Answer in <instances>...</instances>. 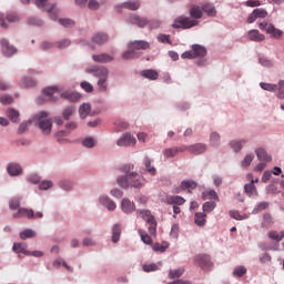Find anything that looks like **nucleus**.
Masks as SVG:
<instances>
[{
	"instance_id": "obj_1",
	"label": "nucleus",
	"mask_w": 284,
	"mask_h": 284,
	"mask_svg": "<svg viewBox=\"0 0 284 284\" xmlns=\"http://www.w3.org/2000/svg\"><path fill=\"white\" fill-rule=\"evenodd\" d=\"M85 74H91L97 81L98 92H105L108 90V81L110 79V69L105 65L93 64L84 70Z\"/></svg>"
},
{
	"instance_id": "obj_2",
	"label": "nucleus",
	"mask_w": 284,
	"mask_h": 284,
	"mask_svg": "<svg viewBox=\"0 0 284 284\" xmlns=\"http://www.w3.org/2000/svg\"><path fill=\"white\" fill-rule=\"evenodd\" d=\"M48 116V111H39L32 115V121L39 126L44 136H49L52 133V119Z\"/></svg>"
},
{
	"instance_id": "obj_3",
	"label": "nucleus",
	"mask_w": 284,
	"mask_h": 284,
	"mask_svg": "<svg viewBox=\"0 0 284 284\" xmlns=\"http://www.w3.org/2000/svg\"><path fill=\"white\" fill-rule=\"evenodd\" d=\"M136 214L145 221L148 231L151 236H156V220L153 217L150 210H138Z\"/></svg>"
},
{
	"instance_id": "obj_4",
	"label": "nucleus",
	"mask_w": 284,
	"mask_h": 284,
	"mask_svg": "<svg viewBox=\"0 0 284 284\" xmlns=\"http://www.w3.org/2000/svg\"><path fill=\"white\" fill-rule=\"evenodd\" d=\"M194 263L197 264L199 267L204 272H212V270L214 268V262H212V256L205 253L197 254L194 257Z\"/></svg>"
},
{
	"instance_id": "obj_5",
	"label": "nucleus",
	"mask_w": 284,
	"mask_h": 284,
	"mask_svg": "<svg viewBox=\"0 0 284 284\" xmlns=\"http://www.w3.org/2000/svg\"><path fill=\"white\" fill-rule=\"evenodd\" d=\"M199 26V20H192L187 17H178L174 19V23L171 26L174 30H179L182 28L183 30H190V28H194Z\"/></svg>"
},
{
	"instance_id": "obj_6",
	"label": "nucleus",
	"mask_w": 284,
	"mask_h": 284,
	"mask_svg": "<svg viewBox=\"0 0 284 284\" xmlns=\"http://www.w3.org/2000/svg\"><path fill=\"white\" fill-rule=\"evenodd\" d=\"M122 170L125 173V175L118 176L116 184L122 190H129V187H130V171L134 170V166L129 164V165L123 166Z\"/></svg>"
},
{
	"instance_id": "obj_7",
	"label": "nucleus",
	"mask_w": 284,
	"mask_h": 284,
	"mask_svg": "<svg viewBox=\"0 0 284 284\" xmlns=\"http://www.w3.org/2000/svg\"><path fill=\"white\" fill-rule=\"evenodd\" d=\"M258 26L260 30H263L264 32H266V34H270L274 39H281V37H283V31L274 27L273 23L261 22Z\"/></svg>"
},
{
	"instance_id": "obj_8",
	"label": "nucleus",
	"mask_w": 284,
	"mask_h": 284,
	"mask_svg": "<svg viewBox=\"0 0 284 284\" xmlns=\"http://www.w3.org/2000/svg\"><path fill=\"white\" fill-rule=\"evenodd\" d=\"M118 148H130V145H136V138L130 132L123 133L116 141Z\"/></svg>"
},
{
	"instance_id": "obj_9",
	"label": "nucleus",
	"mask_w": 284,
	"mask_h": 284,
	"mask_svg": "<svg viewBox=\"0 0 284 284\" xmlns=\"http://www.w3.org/2000/svg\"><path fill=\"white\" fill-rule=\"evenodd\" d=\"M186 150L190 154H193L194 156H201V154H205L207 152V144L197 142L187 145Z\"/></svg>"
},
{
	"instance_id": "obj_10",
	"label": "nucleus",
	"mask_w": 284,
	"mask_h": 284,
	"mask_svg": "<svg viewBox=\"0 0 284 284\" xmlns=\"http://www.w3.org/2000/svg\"><path fill=\"white\" fill-rule=\"evenodd\" d=\"M6 170L11 178L22 176L23 174V166L18 162H9Z\"/></svg>"
},
{
	"instance_id": "obj_11",
	"label": "nucleus",
	"mask_w": 284,
	"mask_h": 284,
	"mask_svg": "<svg viewBox=\"0 0 284 284\" xmlns=\"http://www.w3.org/2000/svg\"><path fill=\"white\" fill-rule=\"evenodd\" d=\"M98 201L102 205V207H105V210H108V212H114V210H116V202L108 196V194L100 195Z\"/></svg>"
},
{
	"instance_id": "obj_12",
	"label": "nucleus",
	"mask_w": 284,
	"mask_h": 284,
	"mask_svg": "<svg viewBox=\"0 0 284 284\" xmlns=\"http://www.w3.org/2000/svg\"><path fill=\"white\" fill-rule=\"evenodd\" d=\"M120 207H121V212H123V214H132L134 212H136V204L134 203V201H131L128 197H123L121 203H120Z\"/></svg>"
},
{
	"instance_id": "obj_13",
	"label": "nucleus",
	"mask_w": 284,
	"mask_h": 284,
	"mask_svg": "<svg viewBox=\"0 0 284 284\" xmlns=\"http://www.w3.org/2000/svg\"><path fill=\"white\" fill-rule=\"evenodd\" d=\"M126 23H131L138 28H145V26L149 23V20L148 18H142L139 14H131L126 18Z\"/></svg>"
},
{
	"instance_id": "obj_14",
	"label": "nucleus",
	"mask_w": 284,
	"mask_h": 284,
	"mask_svg": "<svg viewBox=\"0 0 284 284\" xmlns=\"http://www.w3.org/2000/svg\"><path fill=\"white\" fill-rule=\"evenodd\" d=\"M0 45L2 48V53L4 57H12L13 54H17V49L14 45L10 44V41L8 39H1Z\"/></svg>"
},
{
	"instance_id": "obj_15",
	"label": "nucleus",
	"mask_w": 284,
	"mask_h": 284,
	"mask_svg": "<svg viewBox=\"0 0 284 284\" xmlns=\"http://www.w3.org/2000/svg\"><path fill=\"white\" fill-rule=\"evenodd\" d=\"M247 144V139H234L229 142V146L234 152V154H239L243 151V145Z\"/></svg>"
},
{
	"instance_id": "obj_16",
	"label": "nucleus",
	"mask_w": 284,
	"mask_h": 284,
	"mask_svg": "<svg viewBox=\"0 0 284 284\" xmlns=\"http://www.w3.org/2000/svg\"><path fill=\"white\" fill-rule=\"evenodd\" d=\"M118 12H121V8H124L125 10H132L133 12L139 10L141 8V1L139 0H129L126 2H123L122 4L115 7Z\"/></svg>"
},
{
	"instance_id": "obj_17",
	"label": "nucleus",
	"mask_w": 284,
	"mask_h": 284,
	"mask_svg": "<svg viewBox=\"0 0 284 284\" xmlns=\"http://www.w3.org/2000/svg\"><path fill=\"white\" fill-rule=\"evenodd\" d=\"M129 179H130V187H134L135 190H141V187L145 185V183L141 181V178H139L138 172H130Z\"/></svg>"
},
{
	"instance_id": "obj_18",
	"label": "nucleus",
	"mask_w": 284,
	"mask_h": 284,
	"mask_svg": "<svg viewBox=\"0 0 284 284\" xmlns=\"http://www.w3.org/2000/svg\"><path fill=\"white\" fill-rule=\"evenodd\" d=\"M92 61H94V63L101 64L112 63V61H114V57L108 53H99L92 55Z\"/></svg>"
},
{
	"instance_id": "obj_19",
	"label": "nucleus",
	"mask_w": 284,
	"mask_h": 284,
	"mask_svg": "<svg viewBox=\"0 0 284 284\" xmlns=\"http://www.w3.org/2000/svg\"><path fill=\"white\" fill-rule=\"evenodd\" d=\"M129 50H148L150 49V42L145 40H135L128 44Z\"/></svg>"
},
{
	"instance_id": "obj_20",
	"label": "nucleus",
	"mask_w": 284,
	"mask_h": 284,
	"mask_svg": "<svg viewBox=\"0 0 284 284\" xmlns=\"http://www.w3.org/2000/svg\"><path fill=\"white\" fill-rule=\"evenodd\" d=\"M27 216V219H32L34 216V211L32 209L19 207L17 213H13V219H21Z\"/></svg>"
},
{
	"instance_id": "obj_21",
	"label": "nucleus",
	"mask_w": 284,
	"mask_h": 284,
	"mask_svg": "<svg viewBox=\"0 0 284 284\" xmlns=\"http://www.w3.org/2000/svg\"><path fill=\"white\" fill-rule=\"evenodd\" d=\"M209 145L211 148H221V134L216 131H212L209 138Z\"/></svg>"
},
{
	"instance_id": "obj_22",
	"label": "nucleus",
	"mask_w": 284,
	"mask_h": 284,
	"mask_svg": "<svg viewBox=\"0 0 284 284\" xmlns=\"http://www.w3.org/2000/svg\"><path fill=\"white\" fill-rule=\"evenodd\" d=\"M62 99H67V101H70L71 103H77V101H81V93L79 92H70V91H63L61 93Z\"/></svg>"
},
{
	"instance_id": "obj_23",
	"label": "nucleus",
	"mask_w": 284,
	"mask_h": 284,
	"mask_svg": "<svg viewBox=\"0 0 284 284\" xmlns=\"http://www.w3.org/2000/svg\"><path fill=\"white\" fill-rule=\"evenodd\" d=\"M255 155L260 161L270 163L272 161V155L267 154V151L264 148L255 149Z\"/></svg>"
},
{
	"instance_id": "obj_24",
	"label": "nucleus",
	"mask_w": 284,
	"mask_h": 284,
	"mask_svg": "<svg viewBox=\"0 0 284 284\" xmlns=\"http://www.w3.org/2000/svg\"><path fill=\"white\" fill-rule=\"evenodd\" d=\"M78 112H79L80 119H88V116L90 115V112H92V105L88 102H84L79 106Z\"/></svg>"
},
{
	"instance_id": "obj_25",
	"label": "nucleus",
	"mask_w": 284,
	"mask_h": 284,
	"mask_svg": "<svg viewBox=\"0 0 284 284\" xmlns=\"http://www.w3.org/2000/svg\"><path fill=\"white\" fill-rule=\"evenodd\" d=\"M193 55L195 59L206 57L207 49L201 44H192Z\"/></svg>"
},
{
	"instance_id": "obj_26",
	"label": "nucleus",
	"mask_w": 284,
	"mask_h": 284,
	"mask_svg": "<svg viewBox=\"0 0 284 284\" xmlns=\"http://www.w3.org/2000/svg\"><path fill=\"white\" fill-rule=\"evenodd\" d=\"M141 77L148 79L149 81H156L159 79V72L154 69H145L140 72Z\"/></svg>"
},
{
	"instance_id": "obj_27",
	"label": "nucleus",
	"mask_w": 284,
	"mask_h": 284,
	"mask_svg": "<svg viewBox=\"0 0 284 284\" xmlns=\"http://www.w3.org/2000/svg\"><path fill=\"white\" fill-rule=\"evenodd\" d=\"M110 40V37L108 36V33H95L92 37V42L97 43V45H104V43H108V41Z\"/></svg>"
},
{
	"instance_id": "obj_28",
	"label": "nucleus",
	"mask_w": 284,
	"mask_h": 284,
	"mask_svg": "<svg viewBox=\"0 0 284 284\" xmlns=\"http://www.w3.org/2000/svg\"><path fill=\"white\" fill-rule=\"evenodd\" d=\"M196 187V182L193 180H184L181 182L180 187L175 189V194L181 193V190H194Z\"/></svg>"
},
{
	"instance_id": "obj_29",
	"label": "nucleus",
	"mask_w": 284,
	"mask_h": 284,
	"mask_svg": "<svg viewBox=\"0 0 284 284\" xmlns=\"http://www.w3.org/2000/svg\"><path fill=\"white\" fill-rule=\"evenodd\" d=\"M202 200L203 201H221L219 197V193L214 190H207L202 192Z\"/></svg>"
},
{
	"instance_id": "obj_30",
	"label": "nucleus",
	"mask_w": 284,
	"mask_h": 284,
	"mask_svg": "<svg viewBox=\"0 0 284 284\" xmlns=\"http://www.w3.org/2000/svg\"><path fill=\"white\" fill-rule=\"evenodd\" d=\"M250 41H255L260 43V41H265V34L261 33L258 30L253 29L248 31Z\"/></svg>"
},
{
	"instance_id": "obj_31",
	"label": "nucleus",
	"mask_w": 284,
	"mask_h": 284,
	"mask_svg": "<svg viewBox=\"0 0 284 284\" xmlns=\"http://www.w3.org/2000/svg\"><path fill=\"white\" fill-rule=\"evenodd\" d=\"M189 12L193 21H196V19L203 18V7L193 6Z\"/></svg>"
},
{
	"instance_id": "obj_32",
	"label": "nucleus",
	"mask_w": 284,
	"mask_h": 284,
	"mask_svg": "<svg viewBox=\"0 0 284 284\" xmlns=\"http://www.w3.org/2000/svg\"><path fill=\"white\" fill-rule=\"evenodd\" d=\"M202 12H205V14H207V17H216L217 11H216V7H214V4L206 2L204 4H202Z\"/></svg>"
},
{
	"instance_id": "obj_33",
	"label": "nucleus",
	"mask_w": 284,
	"mask_h": 284,
	"mask_svg": "<svg viewBox=\"0 0 284 284\" xmlns=\"http://www.w3.org/2000/svg\"><path fill=\"white\" fill-rule=\"evenodd\" d=\"M111 241H112V243H119V241H121V224L115 223L112 226Z\"/></svg>"
},
{
	"instance_id": "obj_34",
	"label": "nucleus",
	"mask_w": 284,
	"mask_h": 284,
	"mask_svg": "<svg viewBox=\"0 0 284 284\" xmlns=\"http://www.w3.org/2000/svg\"><path fill=\"white\" fill-rule=\"evenodd\" d=\"M58 185L60 190H63V192H72L74 187V184L72 183V181L67 179L60 180L58 182Z\"/></svg>"
},
{
	"instance_id": "obj_35",
	"label": "nucleus",
	"mask_w": 284,
	"mask_h": 284,
	"mask_svg": "<svg viewBox=\"0 0 284 284\" xmlns=\"http://www.w3.org/2000/svg\"><path fill=\"white\" fill-rule=\"evenodd\" d=\"M34 123V120L31 119L22 121L18 126V134H26L28 132L29 128Z\"/></svg>"
},
{
	"instance_id": "obj_36",
	"label": "nucleus",
	"mask_w": 284,
	"mask_h": 284,
	"mask_svg": "<svg viewBox=\"0 0 284 284\" xmlns=\"http://www.w3.org/2000/svg\"><path fill=\"white\" fill-rule=\"evenodd\" d=\"M37 81L28 75L21 78L20 88H36Z\"/></svg>"
},
{
	"instance_id": "obj_37",
	"label": "nucleus",
	"mask_w": 284,
	"mask_h": 284,
	"mask_svg": "<svg viewBox=\"0 0 284 284\" xmlns=\"http://www.w3.org/2000/svg\"><path fill=\"white\" fill-rule=\"evenodd\" d=\"M144 166H145V171L149 172V174H151V176H156V168H154V165H152V159L145 156L143 160Z\"/></svg>"
},
{
	"instance_id": "obj_38",
	"label": "nucleus",
	"mask_w": 284,
	"mask_h": 284,
	"mask_svg": "<svg viewBox=\"0 0 284 284\" xmlns=\"http://www.w3.org/2000/svg\"><path fill=\"white\" fill-rule=\"evenodd\" d=\"M7 116H9L12 123H19V116H21V113L19 110L10 108L7 110Z\"/></svg>"
},
{
	"instance_id": "obj_39",
	"label": "nucleus",
	"mask_w": 284,
	"mask_h": 284,
	"mask_svg": "<svg viewBox=\"0 0 284 284\" xmlns=\"http://www.w3.org/2000/svg\"><path fill=\"white\" fill-rule=\"evenodd\" d=\"M206 216L207 214L203 212L195 213V225H197V227H203L205 223H207V220H205Z\"/></svg>"
},
{
	"instance_id": "obj_40",
	"label": "nucleus",
	"mask_w": 284,
	"mask_h": 284,
	"mask_svg": "<svg viewBox=\"0 0 284 284\" xmlns=\"http://www.w3.org/2000/svg\"><path fill=\"white\" fill-rule=\"evenodd\" d=\"M12 250L17 254H24L26 256L30 255V251L26 250V243H21V242L14 243Z\"/></svg>"
},
{
	"instance_id": "obj_41",
	"label": "nucleus",
	"mask_w": 284,
	"mask_h": 284,
	"mask_svg": "<svg viewBox=\"0 0 284 284\" xmlns=\"http://www.w3.org/2000/svg\"><path fill=\"white\" fill-rule=\"evenodd\" d=\"M61 90L62 89H60L57 85H51V87H47V88L42 89V94H44V97H49L50 99H52L54 93L61 92Z\"/></svg>"
},
{
	"instance_id": "obj_42",
	"label": "nucleus",
	"mask_w": 284,
	"mask_h": 284,
	"mask_svg": "<svg viewBox=\"0 0 284 284\" xmlns=\"http://www.w3.org/2000/svg\"><path fill=\"white\" fill-rule=\"evenodd\" d=\"M52 187H54V182L51 180H42L38 185V189L41 190V192H48V190H52Z\"/></svg>"
},
{
	"instance_id": "obj_43",
	"label": "nucleus",
	"mask_w": 284,
	"mask_h": 284,
	"mask_svg": "<svg viewBox=\"0 0 284 284\" xmlns=\"http://www.w3.org/2000/svg\"><path fill=\"white\" fill-rule=\"evenodd\" d=\"M244 192L247 196H256L258 193L256 192V185H254V180L251 183L244 185Z\"/></svg>"
},
{
	"instance_id": "obj_44",
	"label": "nucleus",
	"mask_w": 284,
	"mask_h": 284,
	"mask_svg": "<svg viewBox=\"0 0 284 284\" xmlns=\"http://www.w3.org/2000/svg\"><path fill=\"white\" fill-rule=\"evenodd\" d=\"M34 236H37V231L32 229H26L20 232V239L22 241H27V239H34Z\"/></svg>"
},
{
	"instance_id": "obj_45",
	"label": "nucleus",
	"mask_w": 284,
	"mask_h": 284,
	"mask_svg": "<svg viewBox=\"0 0 284 284\" xmlns=\"http://www.w3.org/2000/svg\"><path fill=\"white\" fill-rule=\"evenodd\" d=\"M272 225H274V219L272 217V214L265 213L263 215L262 227L270 230V227H272Z\"/></svg>"
},
{
	"instance_id": "obj_46",
	"label": "nucleus",
	"mask_w": 284,
	"mask_h": 284,
	"mask_svg": "<svg viewBox=\"0 0 284 284\" xmlns=\"http://www.w3.org/2000/svg\"><path fill=\"white\" fill-rule=\"evenodd\" d=\"M83 148H87L88 150H92V148L97 146V139L92 136H87L82 140Z\"/></svg>"
},
{
	"instance_id": "obj_47",
	"label": "nucleus",
	"mask_w": 284,
	"mask_h": 284,
	"mask_svg": "<svg viewBox=\"0 0 284 284\" xmlns=\"http://www.w3.org/2000/svg\"><path fill=\"white\" fill-rule=\"evenodd\" d=\"M202 210L204 214H210V212H214L216 210V202L207 201L202 205Z\"/></svg>"
},
{
	"instance_id": "obj_48",
	"label": "nucleus",
	"mask_w": 284,
	"mask_h": 284,
	"mask_svg": "<svg viewBox=\"0 0 284 284\" xmlns=\"http://www.w3.org/2000/svg\"><path fill=\"white\" fill-rule=\"evenodd\" d=\"M247 274V268L243 265L235 266L233 270V276L235 278H241Z\"/></svg>"
},
{
	"instance_id": "obj_49",
	"label": "nucleus",
	"mask_w": 284,
	"mask_h": 284,
	"mask_svg": "<svg viewBox=\"0 0 284 284\" xmlns=\"http://www.w3.org/2000/svg\"><path fill=\"white\" fill-rule=\"evenodd\" d=\"M252 161H254V153L246 154L244 159L241 161V168L247 170V168L252 165Z\"/></svg>"
},
{
	"instance_id": "obj_50",
	"label": "nucleus",
	"mask_w": 284,
	"mask_h": 284,
	"mask_svg": "<svg viewBox=\"0 0 284 284\" xmlns=\"http://www.w3.org/2000/svg\"><path fill=\"white\" fill-rule=\"evenodd\" d=\"M164 159H174L178 154L176 146L166 148L162 151Z\"/></svg>"
},
{
	"instance_id": "obj_51",
	"label": "nucleus",
	"mask_w": 284,
	"mask_h": 284,
	"mask_svg": "<svg viewBox=\"0 0 284 284\" xmlns=\"http://www.w3.org/2000/svg\"><path fill=\"white\" fill-rule=\"evenodd\" d=\"M185 274V268L180 267L176 270H170L169 271V278L174 280V278H181Z\"/></svg>"
},
{
	"instance_id": "obj_52",
	"label": "nucleus",
	"mask_w": 284,
	"mask_h": 284,
	"mask_svg": "<svg viewBox=\"0 0 284 284\" xmlns=\"http://www.w3.org/2000/svg\"><path fill=\"white\" fill-rule=\"evenodd\" d=\"M74 112H77V108L71 105V106H67L63 111H62V119H64V121H70V116H72V114H74Z\"/></svg>"
},
{
	"instance_id": "obj_53",
	"label": "nucleus",
	"mask_w": 284,
	"mask_h": 284,
	"mask_svg": "<svg viewBox=\"0 0 284 284\" xmlns=\"http://www.w3.org/2000/svg\"><path fill=\"white\" fill-rule=\"evenodd\" d=\"M260 88L266 92H276V90H278V84L261 82Z\"/></svg>"
},
{
	"instance_id": "obj_54",
	"label": "nucleus",
	"mask_w": 284,
	"mask_h": 284,
	"mask_svg": "<svg viewBox=\"0 0 284 284\" xmlns=\"http://www.w3.org/2000/svg\"><path fill=\"white\" fill-rule=\"evenodd\" d=\"M138 234L141 237V241L142 243H144V245H152V237H150V235H148L145 231L139 229Z\"/></svg>"
},
{
	"instance_id": "obj_55",
	"label": "nucleus",
	"mask_w": 284,
	"mask_h": 284,
	"mask_svg": "<svg viewBox=\"0 0 284 284\" xmlns=\"http://www.w3.org/2000/svg\"><path fill=\"white\" fill-rule=\"evenodd\" d=\"M258 63L262 68H274V62L265 55L258 57Z\"/></svg>"
},
{
	"instance_id": "obj_56",
	"label": "nucleus",
	"mask_w": 284,
	"mask_h": 284,
	"mask_svg": "<svg viewBox=\"0 0 284 284\" xmlns=\"http://www.w3.org/2000/svg\"><path fill=\"white\" fill-rule=\"evenodd\" d=\"M27 181L32 185H39L41 183V175L38 173H31L27 176Z\"/></svg>"
},
{
	"instance_id": "obj_57",
	"label": "nucleus",
	"mask_w": 284,
	"mask_h": 284,
	"mask_svg": "<svg viewBox=\"0 0 284 284\" xmlns=\"http://www.w3.org/2000/svg\"><path fill=\"white\" fill-rule=\"evenodd\" d=\"M59 23L62 28H74L77 26V22L70 18H60Z\"/></svg>"
},
{
	"instance_id": "obj_58",
	"label": "nucleus",
	"mask_w": 284,
	"mask_h": 284,
	"mask_svg": "<svg viewBox=\"0 0 284 284\" xmlns=\"http://www.w3.org/2000/svg\"><path fill=\"white\" fill-rule=\"evenodd\" d=\"M270 207V202H260L253 209L252 214H258V212H263V210H267Z\"/></svg>"
},
{
	"instance_id": "obj_59",
	"label": "nucleus",
	"mask_w": 284,
	"mask_h": 284,
	"mask_svg": "<svg viewBox=\"0 0 284 284\" xmlns=\"http://www.w3.org/2000/svg\"><path fill=\"white\" fill-rule=\"evenodd\" d=\"M72 45V41L70 39H62L55 42V48L59 50H65V48H70Z\"/></svg>"
},
{
	"instance_id": "obj_60",
	"label": "nucleus",
	"mask_w": 284,
	"mask_h": 284,
	"mask_svg": "<svg viewBox=\"0 0 284 284\" xmlns=\"http://www.w3.org/2000/svg\"><path fill=\"white\" fill-rule=\"evenodd\" d=\"M65 135V131H58L55 133V139L60 143V145H65V143H70L69 139L63 138Z\"/></svg>"
},
{
	"instance_id": "obj_61",
	"label": "nucleus",
	"mask_w": 284,
	"mask_h": 284,
	"mask_svg": "<svg viewBox=\"0 0 284 284\" xmlns=\"http://www.w3.org/2000/svg\"><path fill=\"white\" fill-rule=\"evenodd\" d=\"M168 247H170V244L168 242H163V244H159V243H155L153 246H152V250L153 252H165V250H168Z\"/></svg>"
},
{
	"instance_id": "obj_62",
	"label": "nucleus",
	"mask_w": 284,
	"mask_h": 284,
	"mask_svg": "<svg viewBox=\"0 0 284 284\" xmlns=\"http://www.w3.org/2000/svg\"><path fill=\"white\" fill-rule=\"evenodd\" d=\"M136 52H134V49H130L129 51H125L124 53H122V59L124 61H130L132 59H136Z\"/></svg>"
},
{
	"instance_id": "obj_63",
	"label": "nucleus",
	"mask_w": 284,
	"mask_h": 284,
	"mask_svg": "<svg viewBox=\"0 0 284 284\" xmlns=\"http://www.w3.org/2000/svg\"><path fill=\"white\" fill-rule=\"evenodd\" d=\"M276 91V98L284 99V80L278 81Z\"/></svg>"
},
{
	"instance_id": "obj_64",
	"label": "nucleus",
	"mask_w": 284,
	"mask_h": 284,
	"mask_svg": "<svg viewBox=\"0 0 284 284\" xmlns=\"http://www.w3.org/2000/svg\"><path fill=\"white\" fill-rule=\"evenodd\" d=\"M29 26H36L37 28H41L43 26V20L37 18V17H31L28 20Z\"/></svg>"
}]
</instances>
